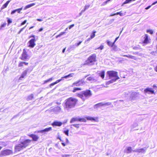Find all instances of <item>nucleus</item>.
Returning a JSON list of instances; mask_svg holds the SVG:
<instances>
[{
	"label": "nucleus",
	"mask_w": 157,
	"mask_h": 157,
	"mask_svg": "<svg viewBox=\"0 0 157 157\" xmlns=\"http://www.w3.org/2000/svg\"><path fill=\"white\" fill-rule=\"evenodd\" d=\"M12 150L9 149H6L2 151L0 153L1 156H6L11 155L13 154Z\"/></svg>",
	"instance_id": "7"
},
{
	"label": "nucleus",
	"mask_w": 157,
	"mask_h": 157,
	"mask_svg": "<svg viewBox=\"0 0 157 157\" xmlns=\"http://www.w3.org/2000/svg\"><path fill=\"white\" fill-rule=\"evenodd\" d=\"M78 81L74 82L72 85V86H79Z\"/></svg>",
	"instance_id": "34"
},
{
	"label": "nucleus",
	"mask_w": 157,
	"mask_h": 157,
	"mask_svg": "<svg viewBox=\"0 0 157 157\" xmlns=\"http://www.w3.org/2000/svg\"><path fill=\"white\" fill-rule=\"evenodd\" d=\"M82 42V41H81L79 42L78 43H76L75 44V45L76 46H78Z\"/></svg>",
	"instance_id": "44"
},
{
	"label": "nucleus",
	"mask_w": 157,
	"mask_h": 157,
	"mask_svg": "<svg viewBox=\"0 0 157 157\" xmlns=\"http://www.w3.org/2000/svg\"><path fill=\"white\" fill-rule=\"evenodd\" d=\"M147 32L151 34H152L153 33V31L151 30H148L147 31Z\"/></svg>",
	"instance_id": "47"
},
{
	"label": "nucleus",
	"mask_w": 157,
	"mask_h": 157,
	"mask_svg": "<svg viewBox=\"0 0 157 157\" xmlns=\"http://www.w3.org/2000/svg\"><path fill=\"white\" fill-rule=\"evenodd\" d=\"M155 70L156 72H157V66L155 67Z\"/></svg>",
	"instance_id": "61"
},
{
	"label": "nucleus",
	"mask_w": 157,
	"mask_h": 157,
	"mask_svg": "<svg viewBox=\"0 0 157 157\" xmlns=\"http://www.w3.org/2000/svg\"><path fill=\"white\" fill-rule=\"evenodd\" d=\"M60 35L59 34V35H58L57 36H56V38H58V37H60Z\"/></svg>",
	"instance_id": "64"
},
{
	"label": "nucleus",
	"mask_w": 157,
	"mask_h": 157,
	"mask_svg": "<svg viewBox=\"0 0 157 157\" xmlns=\"http://www.w3.org/2000/svg\"><path fill=\"white\" fill-rule=\"evenodd\" d=\"M26 26H25V27H24V28L21 29L19 31V32L18 33V34H20L23 31V30L25 29V27Z\"/></svg>",
	"instance_id": "50"
},
{
	"label": "nucleus",
	"mask_w": 157,
	"mask_h": 157,
	"mask_svg": "<svg viewBox=\"0 0 157 157\" xmlns=\"http://www.w3.org/2000/svg\"><path fill=\"white\" fill-rule=\"evenodd\" d=\"M99 75L102 78H103L105 75V72L103 71H102L99 73Z\"/></svg>",
	"instance_id": "27"
},
{
	"label": "nucleus",
	"mask_w": 157,
	"mask_h": 157,
	"mask_svg": "<svg viewBox=\"0 0 157 157\" xmlns=\"http://www.w3.org/2000/svg\"><path fill=\"white\" fill-rule=\"evenodd\" d=\"M147 148L145 147L140 149H136L133 151V152H137L139 153H144L147 150Z\"/></svg>",
	"instance_id": "15"
},
{
	"label": "nucleus",
	"mask_w": 157,
	"mask_h": 157,
	"mask_svg": "<svg viewBox=\"0 0 157 157\" xmlns=\"http://www.w3.org/2000/svg\"><path fill=\"white\" fill-rule=\"evenodd\" d=\"M104 48V46L102 45H101L100 47H98V48H95V50H97V49H100L101 50H102Z\"/></svg>",
	"instance_id": "38"
},
{
	"label": "nucleus",
	"mask_w": 157,
	"mask_h": 157,
	"mask_svg": "<svg viewBox=\"0 0 157 157\" xmlns=\"http://www.w3.org/2000/svg\"><path fill=\"white\" fill-rule=\"evenodd\" d=\"M6 23H4L1 25V27L2 28L4 27L5 26H6Z\"/></svg>",
	"instance_id": "49"
},
{
	"label": "nucleus",
	"mask_w": 157,
	"mask_h": 157,
	"mask_svg": "<svg viewBox=\"0 0 157 157\" xmlns=\"http://www.w3.org/2000/svg\"><path fill=\"white\" fill-rule=\"evenodd\" d=\"M31 37H33V38H35V36L34 35H32L29 36V38H31Z\"/></svg>",
	"instance_id": "55"
},
{
	"label": "nucleus",
	"mask_w": 157,
	"mask_h": 157,
	"mask_svg": "<svg viewBox=\"0 0 157 157\" xmlns=\"http://www.w3.org/2000/svg\"><path fill=\"white\" fill-rule=\"evenodd\" d=\"M37 20L39 21H43V20L41 19H37Z\"/></svg>",
	"instance_id": "59"
},
{
	"label": "nucleus",
	"mask_w": 157,
	"mask_h": 157,
	"mask_svg": "<svg viewBox=\"0 0 157 157\" xmlns=\"http://www.w3.org/2000/svg\"><path fill=\"white\" fill-rule=\"evenodd\" d=\"M62 144L63 146H65V144L64 143H62Z\"/></svg>",
	"instance_id": "62"
},
{
	"label": "nucleus",
	"mask_w": 157,
	"mask_h": 157,
	"mask_svg": "<svg viewBox=\"0 0 157 157\" xmlns=\"http://www.w3.org/2000/svg\"><path fill=\"white\" fill-rule=\"evenodd\" d=\"M74 126L77 128H79V124H73L71 125V126Z\"/></svg>",
	"instance_id": "41"
},
{
	"label": "nucleus",
	"mask_w": 157,
	"mask_h": 157,
	"mask_svg": "<svg viewBox=\"0 0 157 157\" xmlns=\"http://www.w3.org/2000/svg\"><path fill=\"white\" fill-rule=\"evenodd\" d=\"M26 20H25L21 24V25H24L27 22Z\"/></svg>",
	"instance_id": "51"
},
{
	"label": "nucleus",
	"mask_w": 157,
	"mask_h": 157,
	"mask_svg": "<svg viewBox=\"0 0 157 157\" xmlns=\"http://www.w3.org/2000/svg\"><path fill=\"white\" fill-rule=\"evenodd\" d=\"M138 126V124L136 123H135L132 126V128L133 129L134 128Z\"/></svg>",
	"instance_id": "36"
},
{
	"label": "nucleus",
	"mask_w": 157,
	"mask_h": 157,
	"mask_svg": "<svg viewBox=\"0 0 157 157\" xmlns=\"http://www.w3.org/2000/svg\"><path fill=\"white\" fill-rule=\"evenodd\" d=\"M68 132L69 131L68 130L64 131V133L67 136H68Z\"/></svg>",
	"instance_id": "45"
},
{
	"label": "nucleus",
	"mask_w": 157,
	"mask_h": 157,
	"mask_svg": "<svg viewBox=\"0 0 157 157\" xmlns=\"http://www.w3.org/2000/svg\"><path fill=\"white\" fill-rule=\"evenodd\" d=\"M96 55L94 54L90 56L84 63L85 65H92L96 62Z\"/></svg>",
	"instance_id": "5"
},
{
	"label": "nucleus",
	"mask_w": 157,
	"mask_h": 157,
	"mask_svg": "<svg viewBox=\"0 0 157 157\" xmlns=\"http://www.w3.org/2000/svg\"><path fill=\"white\" fill-rule=\"evenodd\" d=\"M107 73L109 75L110 78L111 79V80L107 82V84H108L113 83L119 79L117 72L114 71H108Z\"/></svg>",
	"instance_id": "2"
},
{
	"label": "nucleus",
	"mask_w": 157,
	"mask_h": 157,
	"mask_svg": "<svg viewBox=\"0 0 157 157\" xmlns=\"http://www.w3.org/2000/svg\"><path fill=\"white\" fill-rule=\"evenodd\" d=\"M107 43L108 45L109 46L111 47H112L114 45V44H113V43H112L111 42L109 41L108 40L107 41Z\"/></svg>",
	"instance_id": "32"
},
{
	"label": "nucleus",
	"mask_w": 157,
	"mask_h": 157,
	"mask_svg": "<svg viewBox=\"0 0 157 157\" xmlns=\"http://www.w3.org/2000/svg\"><path fill=\"white\" fill-rule=\"evenodd\" d=\"M81 90V89L79 88H75L73 90V92H75L77 90Z\"/></svg>",
	"instance_id": "37"
},
{
	"label": "nucleus",
	"mask_w": 157,
	"mask_h": 157,
	"mask_svg": "<svg viewBox=\"0 0 157 157\" xmlns=\"http://www.w3.org/2000/svg\"><path fill=\"white\" fill-rule=\"evenodd\" d=\"M24 64H25V65H27L28 64V63H26L25 62H24Z\"/></svg>",
	"instance_id": "60"
},
{
	"label": "nucleus",
	"mask_w": 157,
	"mask_h": 157,
	"mask_svg": "<svg viewBox=\"0 0 157 157\" xmlns=\"http://www.w3.org/2000/svg\"><path fill=\"white\" fill-rule=\"evenodd\" d=\"M7 19H8L7 22L8 25L12 22V21L11 19H10L9 18H7Z\"/></svg>",
	"instance_id": "42"
},
{
	"label": "nucleus",
	"mask_w": 157,
	"mask_h": 157,
	"mask_svg": "<svg viewBox=\"0 0 157 157\" xmlns=\"http://www.w3.org/2000/svg\"><path fill=\"white\" fill-rule=\"evenodd\" d=\"M52 130L51 127H49L48 128H46L43 130H39L37 131V133H42L43 135L47 133Z\"/></svg>",
	"instance_id": "11"
},
{
	"label": "nucleus",
	"mask_w": 157,
	"mask_h": 157,
	"mask_svg": "<svg viewBox=\"0 0 157 157\" xmlns=\"http://www.w3.org/2000/svg\"><path fill=\"white\" fill-rule=\"evenodd\" d=\"M29 136L33 138V140L34 141H36L39 138L38 136L35 135L31 134L29 135Z\"/></svg>",
	"instance_id": "19"
},
{
	"label": "nucleus",
	"mask_w": 157,
	"mask_h": 157,
	"mask_svg": "<svg viewBox=\"0 0 157 157\" xmlns=\"http://www.w3.org/2000/svg\"><path fill=\"white\" fill-rule=\"evenodd\" d=\"M31 140L27 139L21 142L20 144L16 145L15 147L16 151H19L25 148L30 143Z\"/></svg>",
	"instance_id": "3"
},
{
	"label": "nucleus",
	"mask_w": 157,
	"mask_h": 157,
	"mask_svg": "<svg viewBox=\"0 0 157 157\" xmlns=\"http://www.w3.org/2000/svg\"><path fill=\"white\" fill-rule=\"evenodd\" d=\"M54 78L53 77H52L51 78H49V79L44 81V84H45L49 82L52 81L53 79Z\"/></svg>",
	"instance_id": "26"
},
{
	"label": "nucleus",
	"mask_w": 157,
	"mask_h": 157,
	"mask_svg": "<svg viewBox=\"0 0 157 157\" xmlns=\"http://www.w3.org/2000/svg\"><path fill=\"white\" fill-rule=\"evenodd\" d=\"M65 48H64L63 49V51H62V53H64L65 51Z\"/></svg>",
	"instance_id": "63"
},
{
	"label": "nucleus",
	"mask_w": 157,
	"mask_h": 157,
	"mask_svg": "<svg viewBox=\"0 0 157 157\" xmlns=\"http://www.w3.org/2000/svg\"><path fill=\"white\" fill-rule=\"evenodd\" d=\"M112 47L113 49L115 51H118L120 50V49H119L117 48V47L115 45H114Z\"/></svg>",
	"instance_id": "29"
},
{
	"label": "nucleus",
	"mask_w": 157,
	"mask_h": 157,
	"mask_svg": "<svg viewBox=\"0 0 157 157\" xmlns=\"http://www.w3.org/2000/svg\"><path fill=\"white\" fill-rule=\"evenodd\" d=\"M10 1H7L5 4H4L2 7L1 8V10H3L5 8H6L8 4L10 3Z\"/></svg>",
	"instance_id": "22"
},
{
	"label": "nucleus",
	"mask_w": 157,
	"mask_h": 157,
	"mask_svg": "<svg viewBox=\"0 0 157 157\" xmlns=\"http://www.w3.org/2000/svg\"><path fill=\"white\" fill-rule=\"evenodd\" d=\"M78 82L79 85V86H82V85H83L85 83L82 80L79 81H78Z\"/></svg>",
	"instance_id": "31"
},
{
	"label": "nucleus",
	"mask_w": 157,
	"mask_h": 157,
	"mask_svg": "<svg viewBox=\"0 0 157 157\" xmlns=\"http://www.w3.org/2000/svg\"><path fill=\"white\" fill-rule=\"evenodd\" d=\"M76 95L83 101H85L90 97L92 94L90 90H87L82 91L79 93L76 94Z\"/></svg>",
	"instance_id": "4"
},
{
	"label": "nucleus",
	"mask_w": 157,
	"mask_h": 157,
	"mask_svg": "<svg viewBox=\"0 0 157 157\" xmlns=\"http://www.w3.org/2000/svg\"><path fill=\"white\" fill-rule=\"evenodd\" d=\"M74 75L73 73H71L70 74H69V75L65 76L64 77H62L61 78V79H59L56 81V82H54L52 83L50 85V87H51L52 86H53V85L57 84V83H59L62 80H63V78H69V77H72Z\"/></svg>",
	"instance_id": "6"
},
{
	"label": "nucleus",
	"mask_w": 157,
	"mask_h": 157,
	"mask_svg": "<svg viewBox=\"0 0 157 157\" xmlns=\"http://www.w3.org/2000/svg\"><path fill=\"white\" fill-rule=\"evenodd\" d=\"M132 1V0H126L123 3V4H125L129 3Z\"/></svg>",
	"instance_id": "39"
},
{
	"label": "nucleus",
	"mask_w": 157,
	"mask_h": 157,
	"mask_svg": "<svg viewBox=\"0 0 157 157\" xmlns=\"http://www.w3.org/2000/svg\"><path fill=\"white\" fill-rule=\"evenodd\" d=\"M111 104V103L110 102H101L95 105H94V108H96L102 106H106L109 105Z\"/></svg>",
	"instance_id": "10"
},
{
	"label": "nucleus",
	"mask_w": 157,
	"mask_h": 157,
	"mask_svg": "<svg viewBox=\"0 0 157 157\" xmlns=\"http://www.w3.org/2000/svg\"><path fill=\"white\" fill-rule=\"evenodd\" d=\"M90 5H86L84 7V9L83 10H82L81 11L82 12H84L87 9L90 7Z\"/></svg>",
	"instance_id": "33"
},
{
	"label": "nucleus",
	"mask_w": 157,
	"mask_h": 157,
	"mask_svg": "<svg viewBox=\"0 0 157 157\" xmlns=\"http://www.w3.org/2000/svg\"><path fill=\"white\" fill-rule=\"evenodd\" d=\"M62 124V123L60 122L55 121L52 123V125L53 126H60Z\"/></svg>",
	"instance_id": "16"
},
{
	"label": "nucleus",
	"mask_w": 157,
	"mask_h": 157,
	"mask_svg": "<svg viewBox=\"0 0 157 157\" xmlns=\"http://www.w3.org/2000/svg\"><path fill=\"white\" fill-rule=\"evenodd\" d=\"M144 93L148 94H154V91L153 89L151 88H147L144 90Z\"/></svg>",
	"instance_id": "14"
},
{
	"label": "nucleus",
	"mask_w": 157,
	"mask_h": 157,
	"mask_svg": "<svg viewBox=\"0 0 157 157\" xmlns=\"http://www.w3.org/2000/svg\"><path fill=\"white\" fill-rule=\"evenodd\" d=\"M109 2V1H108V0H107L106 1L104 2L102 4V5L103 6H104V5H106V4H107V3H108V2Z\"/></svg>",
	"instance_id": "52"
},
{
	"label": "nucleus",
	"mask_w": 157,
	"mask_h": 157,
	"mask_svg": "<svg viewBox=\"0 0 157 157\" xmlns=\"http://www.w3.org/2000/svg\"><path fill=\"white\" fill-rule=\"evenodd\" d=\"M91 39H92V38H91L90 37L89 38H88L87 40H86V41H85V42H88Z\"/></svg>",
	"instance_id": "56"
},
{
	"label": "nucleus",
	"mask_w": 157,
	"mask_h": 157,
	"mask_svg": "<svg viewBox=\"0 0 157 157\" xmlns=\"http://www.w3.org/2000/svg\"><path fill=\"white\" fill-rule=\"evenodd\" d=\"M86 119L84 118H80L79 117H74L72 118L70 121V122L71 123H73L76 121H80L82 122H85L86 121Z\"/></svg>",
	"instance_id": "8"
},
{
	"label": "nucleus",
	"mask_w": 157,
	"mask_h": 157,
	"mask_svg": "<svg viewBox=\"0 0 157 157\" xmlns=\"http://www.w3.org/2000/svg\"><path fill=\"white\" fill-rule=\"evenodd\" d=\"M118 14H119L120 16H124L125 15L124 14V13H122L121 12V11L120 12H117V13H115L113 14H111L110 15V16H112L113 15H118Z\"/></svg>",
	"instance_id": "24"
},
{
	"label": "nucleus",
	"mask_w": 157,
	"mask_h": 157,
	"mask_svg": "<svg viewBox=\"0 0 157 157\" xmlns=\"http://www.w3.org/2000/svg\"><path fill=\"white\" fill-rule=\"evenodd\" d=\"M35 5V3H33L31 4H29L25 6L24 9L26 10L28 8H30L31 7L34 6Z\"/></svg>",
	"instance_id": "23"
},
{
	"label": "nucleus",
	"mask_w": 157,
	"mask_h": 157,
	"mask_svg": "<svg viewBox=\"0 0 157 157\" xmlns=\"http://www.w3.org/2000/svg\"><path fill=\"white\" fill-rule=\"evenodd\" d=\"M16 12H17V9L14 10L12 11V12L11 13V14H13Z\"/></svg>",
	"instance_id": "48"
},
{
	"label": "nucleus",
	"mask_w": 157,
	"mask_h": 157,
	"mask_svg": "<svg viewBox=\"0 0 157 157\" xmlns=\"http://www.w3.org/2000/svg\"><path fill=\"white\" fill-rule=\"evenodd\" d=\"M22 8H21L18 9H17V12L18 13H20V12L21 10H22Z\"/></svg>",
	"instance_id": "46"
},
{
	"label": "nucleus",
	"mask_w": 157,
	"mask_h": 157,
	"mask_svg": "<svg viewBox=\"0 0 157 157\" xmlns=\"http://www.w3.org/2000/svg\"><path fill=\"white\" fill-rule=\"evenodd\" d=\"M33 98V94H31V95L28 96L27 98V100L28 101L31 100Z\"/></svg>",
	"instance_id": "30"
},
{
	"label": "nucleus",
	"mask_w": 157,
	"mask_h": 157,
	"mask_svg": "<svg viewBox=\"0 0 157 157\" xmlns=\"http://www.w3.org/2000/svg\"><path fill=\"white\" fill-rule=\"evenodd\" d=\"M62 157H69L70 156L69 155L62 154L61 155Z\"/></svg>",
	"instance_id": "40"
},
{
	"label": "nucleus",
	"mask_w": 157,
	"mask_h": 157,
	"mask_svg": "<svg viewBox=\"0 0 157 157\" xmlns=\"http://www.w3.org/2000/svg\"><path fill=\"white\" fill-rule=\"evenodd\" d=\"M43 28H41L39 29V32H41L43 30Z\"/></svg>",
	"instance_id": "58"
},
{
	"label": "nucleus",
	"mask_w": 157,
	"mask_h": 157,
	"mask_svg": "<svg viewBox=\"0 0 157 157\" xmlns=\"http://www.w3.org/2000/svg\"><path fill=\"white\" fill-rule=\"evenodd\" d=\"M126 150V152L127 153H131L132 152H133V151L134 150H132V148L131 147H127Z\"/></svg>",
	"instance_id": "20"
},
{
	"label": "nucleus",
	"mask_w": 157,
	"mask_h": 157,
	"mask_svg": "<svg viewBox=\"0 0 157 157\" xmlns=\"http://www.w3.org/2000/svg\"><path fill=\"white\" fill-rule=\"evenodd\" d=\"M157 3V1L153 3L151 6H147V7L145 9H146V10L149 9L151 7V6H152L154 5L155 4H156Z\"/></svg>",
	"instance_id": "35"
},
{
	"label": "nucleus",
	"mask_w": 157,
	"mask_h": 157,
	"mask_svg": "<svg viewBox=\"0 0 157 157\" xmlns=\"http://www.w3.org/2000/svg\"><path fill=\"white\" fill-rule=\"evenodd\" d=\"M29 56L27 54L25 49H24L23 51L21 59L23 60H25L29 58Z\"/></svg>",
	"instance_id": "9"
},
{
	"label": "nucleus",
	"mask_w": 157,
	"mask_h": 157,
	"mask_svg": "<svg viewBox=\"0 0 157 157\" xmlns=\"http://www.w3.org/2000/svg\"><path fill=\"white\" fill-rule=\"evenodd\" d=\"M144 40L143 41L142 44L143 46H145L149 42V38H148V36L147 34H145L144 37Z\"/></svg>",
	"instance_id": "12"
},
{
	"label": "nucleus",
	"mask_w": 157,
	"mask_h": 157,
	"mask_svg": "<svg viewBox=\"0 0 157 157\" xmlns=\"http://www.w3.org/2000/svg\"><path fill=\"white\" fill-rule=\"evenodd\" d=\"M24 62H21L18 65V66L19 67L23 66V65L24 64Z\"/></svg>",
	"instance_id": "43"
},
{
	"label": "nucleus",
	"mask_w": 157,
	"mask_h": 157,
	"mask_svg": "<svg viewBox=\"0 0 157 157\" xmlns=\"http://www.w3.org/2000/svg\"><path fill=\"white\" fill-rule=\"evenodd\" d=\"M65 33V32H61L59 34V35H60V36H61L62 35H63V34H64Z\"/></svg>",
	"instance_id": "54"
},
{
	"label": "nucleus",
	"mask_w": 157,
	"mask_h": 157,
	"mask_svg": "<svg viewBox=\"0 0 157 157\" xmlns=\"http://www.w3.org/2000/svg\"><path fill=\"white\" fill-rule=\"evenodd\" d=\"M96 33V31H93L92 33L91 34L90 36V37L91 38L93 39L94 37L95 36V33Z\"/></svg>",
	"instance_id": "28"
},
{
	"label": "nucleus",
	"mask_w": 157,
	"mask_h": 157,
	"mask_svg": "<svg viewBox=\"0 0 157 157\" xmlns=\"http://www.w3.org/2000/svg\"><path fill=\"white\" fill-rule=\"evenodd\" d=\"M61 108L59 106H56L54 107L53 109V110L56 113L60 111Z\"/></svg>",
	"instance_id": "21"
},
{
	"label": "nucleus",
	"mask_w": 157,
	"mask_h": 157,
	"mask_svg": "<svg viewBox=\"0 0 157 157\" xmlns=\"http://www.w3.org/2000/svg\"><path fill=\"white\" fill-rule=\"evenodd\" d=\"M74 26V24L71 25H70L69 27V29H71V28H72Z\"/></svg>",
	"instance_id": "57"
},
{
	"label": "nucleus",
	"mask_w": 157,
	"mask_h": 157,
	"mask_svg": "<svg viewBox=\"0 0 157 157\" xmlns=\"http://www.w3.org/2000/svg\"><path fill=\"white\" fill-rule=\"evenodd\" d=\"M29 69V68H28L26 70L23 72L21 77L19 78L20 79H21L22 78H23L26 75L27 72L28 71Z\"/></svg>",
	"instance_id": "18"
},
{
	"label": "nucleus",
	"mask_w": 157,
	"mask_h": 157,
	"mask_svg": "<svg viewBox=\"0 0 157 157\" xmlns=\"http://www.w3.org/2000/svg\"><path fill=\"white\" fill-rule=\"evenodd\" d=\"M119 36L116 38L114 41V42L113 43V44H114H114L115 43V42H116V41L118 40V38H119Z\"/></svg>",
	"instance_id": "53"
},
{
	"label": "nucleus",
	"mask_w": 157,
	"mask_h": 157,
	"mask_svg": "<svg viewBox=\"0 0 157 157\" xmlns=\"http://www.w3.org/2000/svg\"><path fill=\"white\" fill-rule=\"evenodd\" d=\"M124 56H125L128 58L132 59H136V57L134 56H132L130 55H124Z\"/></svg>",
	"instance_id": "25"
},
{
	"label": "nucleus",
	"mask_w": 157,
	"mask_h": 157,
	"mask_svg": "<svg viewBox=\"0 0 157 157\" xmlns=\"http://www.w3.org/2000/svg\"><path fill=\"white\" fill-rule=\"evenodd\" d=\"M86 119L89 120L91 121H94L96 122H98V117H86Z\"/></svg>",
	"instance_id": "17"
},
{
	"label": "nucleus",
	"mask_w": 157,
	"mask_h": 157,
	"mask_svg": "<svg viewBox=\"0 0 157 157\" xmlns=\"http://www.w3.org/2000/svg\"><path fill=\"white\" fill-rule=\"evenodd\" d=\"M36 41V40L35 38H32L28 42V43L29 44L28 46L29 47L32 48H33L36 45V44L35 43Z\"/></svg>",
	"instance_id": "13"
},
{
	"label": "nucleus",
	"mask_w": 157,
	"mask_h": 157,
	"mask_svg": "<svg viewBox=\"0 0 157 157\" xmlns=\"http://www.w3.org/2000/svg\"><path fill=\"white\" fill-rule=\"evenodd\" d=\"M77 100L75 98L71 97L66 100L65 106L64 109L67 110L74 107L76 104Z\"/></svg>",
	"instance_id": "1"
}]
</instances>
